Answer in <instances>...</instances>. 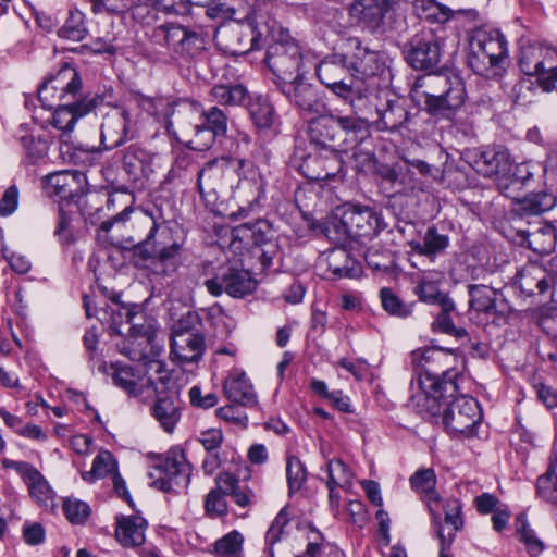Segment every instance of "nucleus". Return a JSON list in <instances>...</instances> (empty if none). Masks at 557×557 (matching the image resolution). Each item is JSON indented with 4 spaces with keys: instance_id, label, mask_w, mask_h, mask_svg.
<instances>
[{
    "instance_id": "nucleus-1",
    "label": "nucleus",
    "mask_w": 557,
    "mask_h": 557,
    "mask_svg": "<svg viewBox=\"0 0 557 557\" xmlns=\"http://www.w3.org/2000/svg\"><path fill=\"white\" fill-rule=\"evenodd\" d=\"M413 362L417 373L410 383V399L418 407L435 411L441 400L454 397L459 389L457 356L450 350L426 348L413 354Z\"/></svg>"
},
{
    "instance_id": "nucleus-2",
    "label": "nucleus",
    "mask_w": 557,
    "mask_h": 557,
    "mask_svg": "<svg viewBox=\"0 0 557 557\" xmlns=\"http://www.w3.org/2000/svg\"><path fill=\"white\" fill-rule=\"evenodd\" d=\"M258 169L245 159H221L205 165L198 173V189L207 206H214L221 194L245 190L256 200L262 191Z\"/></svg>"
},
{
    "instance_id": "nucleus-3",
    "label": "nucleus",
    "mask_w": 557,
    "mask_h": 557,
    "mask_svg": "<svg viewBox=\"0 0 557 557\" xmlns=\"http://www.w3.org/2000/svg\"><path fill=\"white\" fill-rule=\"evenodd\" d=\"M410 97L431 116L451 120L463 106L467 91L462 77L448 70L417 77L411 85Z\"/></svg>"
},
{
    "instance_id": "nucleus-4",
    "label": "nucleus",
    "mask_w": 557,
    "mask_h": 557,
    "mask_svg": "<svg viewBox=\"0 0 557 557\" xmlns=\"http://www.w3.org/2000/svg\"><path fill=\"white\" fill-rule=\"evenodd\" d=\"M145 330L141 324V339H146L149 351L141 354V394H146L148 401L150 394L165 389L171 375L164 361L159 359L164 350V332L153 317L145 318Z\"/></svg>"
},
{
    "instance_id": "nucleus-5",
    "label": "nucleus",
    "mask_w": 557,
    "mask_h": 557,
    "mask_svg": "<svg viewBox=\"0 0 557 557\" xmlns=\"http://www.w3.org/2000/svg\"><path fill=\"white\" fill-rule=\"evenodd\" d=\"M146 461L149 486L169 493L175 487L186 488L189 485L191 465L183 449L173 447L165 455L148 453Z\"/></svg>"
},
{
    "instance_id": "nucleus-6",
    "label": "nucleus",
    "mask_w": 557,
    "mask_h": 557,
    "mask_svg": "<svg viewBox=\"0 0 557 557\" xmlns=\"http://www.w3.org/2000/svg\"><path fill=\"white\" fill-rule=\"evenodd\" d=\"M141 228H147L148 234L141 240V259L150 260L147 268H151L156 274H170L176 269V258L180 245H166L169 230L158 222V219L148 210H141Z\"/></svg>"
},
{
    "instance_id": "nucleus-7",
    "label": "nucleus",
    "mask_w": 557,
    "mask_h": 557,
    "mask_svg": "<svg viewBox=\"0 0 557 557\" xmlns=\"http://www.w3.org/2000/svg\"><path fill=\"white\" fill-rule=\"evenodd\" d=\"M508 57V42L498 29H478L470 41L468 63L474 73L485 77L499 74Z\"/></svg>"
},
{
    "instance_id": "nucleus-8",
    "label": "nucleus",
    "mask_w": 557,
    "mask_h": 557,
    "mask_svg": "<svg viewBox=\"0 0 557 557\" xmlns=\"http://www.w3.org/2000/svg\"><path fill=\"white\" fill-rule=\"evenodd\" d=\"M319 115L310 122L308 135L322 149L338 150L357 141V135L366 131L364 122L356 116Z\"/></svg>"
},
{
    "instance_id": "nucleus-9",
    "label": "nucleus",
    "mask_w": 557,
    "mask_h": 557,
    "mask_svg": "<svg viewBox=\"0 0 557 557\" xmlns=\"http://www.w3.org/2000/svg\"><path fill=\"white\" fill-rule=\"evenodd\" d=\"M521 71L536 78L546 92H557V49L540 42L522 45L518 58Z\"/></svg>"
},
{
    "instance_id": "nucleus-10",
    "label": "nucleus",
    "mask_w": 557,
    "mask_h": 557,
    "mask_svg": "<svg viewBox=\"0 0 557 557\" xmlns=\"http://www.w3.org/2000/svg\"><path fill=\"white\" fill-rule=\"evenodd\" d=\"M201 115V103L186 99L178 100L173 102L164 127L176 141L190 149L201 150V137L203 136V131L200 128Z\"/></svg>"
},
{
    "instance_id": "nucleus-11",
    "label": "nucleus",
    "mask_w": 557,
    "mask_h": 557,
    "mask_svg": "<svg viewBox=\"0 0 557 557\" xmlns=\"http://www.w3.org/2000/svg\"><path fill=\"white\" fill-rule=\"evenodd\" d=\"M114 307H110V329L121 341L116 344L119 351L129 360H137L139 356L138 324L135 322L139 312L138 305L122 302L120 296L112 298Z\"/></svg>"
},
{
    "instance_id": "nucleus-12",
    "label": "nucleus",
    "mask_w": 557,
    "mask_h": 557,
    "mask_svg": "<svg viewBox=\"0 0 557 557\" xmlns=\"http://www.w3.org/2000/svg\"><path fill=\"white\" fill-rule=\"evenodd\" d=\"M481 419L479 403L465 395L454 398L442 413V422L453 437L473 436Z\"/></svg>"
},
{
    "instance_id": "nucleus-13",
    "label": "nucleus",
    "mask_w": 557,
    "mask_h": 557,
    "mask_svg": "<svg viewBox=\"0 0 557 557\" xmlns=\"http://www.w3.org/2000/svg\"><path fill=\"white\" fill-rule=\"evenodd\" d=\"M265 62L276 84L302 76V54L294 40L275 41L268 47Z\"/></svg>"
},
{
    "instance_id": "nucleus-14",
    "label": "nucleus",
    "mask_w": 557,
    "mask_h": 557,
    "mask_svg": "<svg viewBox=\"0 0 557 557\" xmlns=\"http://www.w3.org/2000/svg\"><path fill=\"white\" fill-rule=\"evenodd\" d=\"M381 218L369 208H349L343 212L339 220L334 222V226H341L342 234L359 242L361 245L366 240H372L381 231Z\"/></svg>"
},
{
    "instance_id": "nucleus-15",
    "label": "nucleus",
    "mask_w": 557,
    "mask_h": 557,
    "mask_svg": "<svg viewBox=\"0 0 557 557\" xmlns=\"http://www.w3.org/2000/svg\"><path fill=\"white\" fill-rule=\"evenodd\" d=\"M205 285L213 296L225 292L231 297L243 298L256 289L257 281L247 270L224 265L214 277L206 280Z\"/></svg>"
},
{
    "instance_id": "nucleus-16",
    "label": "nucleus",
    "mask_w": 557,
    "mask_h": 557,
    "mask_svg": "<svg viewBox=\"0 0 557 557\" xmlns=\"http://www.w3.org/2000/svg\"><path fill=\"white\" fill-rule=\"evenodd\" d=\"M443 40L432 29H422L408 42L406 60L416 70H430L438 65Z\"/></svg>"
},
{
    "instance_id": "nucleus-17",
    "label": "nucleus",
    "mask_w": 557,
    "mask_h": 557,
    "mask_svg": "<svg viewBox=\"0 0 557 557\" xmlns=\"http://www.w3.org/2000/svg\"><path fill=\"white\" fill-rule=\"evenodd\" d=\"M278 89L304 114H322L326 110L319 89L306 82L304 75L292 82L278 83Z\"/></svg>"
},
{
    "instance_id": "nucleus-18",
    "label": "nucleus",
    "mask_w": 557,
    "mask_h": 557,
    "mask_svg": "<svg viewBox=\"0 0 557 557\" xmlns=\"http://www.w3.org/2000/svg\"><path fill=\"white\" fill-rule=\"evenodd\" d=\"M470 164L485 177L505 176L511 171L510 153L504 146H488L468 154Z\"/></svg>"
},
{
    "instance_id": "nucleus-19",
    "label": "nucleus",
    "mask_w": 557,
    "mask_h": 557,
    "mask_svg": "<svg viewBox=\"0 0 557 557\" xmlns=\"http://www.w3.org/2000/svg\"><path fill=\"white\" fill-rule=\"evenodd\" d=\"M320 82L330 88L335 95L349 100L354 97L355 90L351 79L348 76V63L345 55L341 60L325 59L315 69Z\"/></svg>"
},
{
    "instance_id": "nucleus-20",
    "label": "nucleus",
    "mask_w": 557,
    "mask_h": 557,
    "mask_svg": "<svg viewBox=\"0 0 557 557\" xmlns=\"http://www.w3.org/2000/svg\"><path fill=\"white\" fill-rule=\"evenodd\" d=\"M408 0H356L350 7V15L371 30L379 29L385 18Z\"/></svg>"
},
{
    "instance_id": "nucleus-21",
    "label": "nucleus",
    "mask_w": 557,
    "mask_h": 557,
    "mask_svg": "<svg viewBox=\"0 0 557 557\" xmlns=\"http://www.w3.org/2000/svg\"><path fill=\"white\" fill-rule=\"evenodd\" d=\"M347 46L351 50L345 54V61L359 75L370 77L384 72V57L368 47H363L358 38H349Z\"/></svg>"
},
{
    "instance_id": "nucleus-22",
    "label": "nucleus",
    "mask_w": 557,
    "mask_h": 557,
    "mask_svg": "<svg viewBox=\"0 0 557 557\" xmlns=\"http://www.w3.org/2000/svg\"><path fill=\"white\" fill-rule=\"evenodd\" d=\"M109 474H112L113 487L115 493L134 507V500L126 488L124 479L117 472V462L109 450H101L94 459L90 471L82 472V478L86 482H95Z\"/></svg>"
},
{
    "instance_id": "nucleus-23",
    "label": "nucleus",
    "mask_w": 557,
    "mask_h": 557,
    "mask_svg": "<svg viewBox=\"0 0 557 557\" xmlns=\"http://www.w3.org/2000/svg\"><path fill=\"white\" fill-rule=\"evenodd\" d=\"M150 416L166 432L172 433L182 417V401L178 396L164 391L151 394Z\"/></svg>"
},
{
    "instance_id": "nucleus-24",
    "label": "nucleus",
    "mask_w": 557,
    "mask_h": 557,
    "mask_svg": "<svg viewBox=\"0 0 557 557\" xmlns=\"http://www.w3.org/2000/svg\"><path fill=\"white\" fill-rule=\"evenodd\" d=\"M3 467L15 470L28 487L30 497L40 506H47L53 498V491L42 474L25 461L3 460Z\"/></svg>"
},
{
    "instance_id": "nucleus-25",
    "label": "nucleus",
    "mask_w": 557,
    "mask_h": 557,
    "mask_svg": "<svg viewBox=\"0 0 557 557\" xmlns=\"http://www.w3.org/2000/svg\"><path fill=\"white\" fill-rule=\"evenodd\" d=\"M201 333H178L171 338V359L178 366L197 364L205 352Z\"/></svg>"
},
{
    "instance_id": "nucleus-26",
    "label": "nucleus",
    "mask_w": 557,
    "mask_h": 557,
    "mask_svg": "<svg viewBox=\"0 0 557 557\" xmlns=\"http://www.w3.org/2000/svg\"><path fill=\"white\" fill-rule=\"evenodd\" d=\"M325 153H310L301 164L304 175L311 181H327L343 168L337 150L324 149Z\"/></svg>"
},
{
    "instance_id": "nucleus-27",
    "label": "nucleus",
    "mask_w": 557,
    "mask_h": 557,
    "mask_svg": "<svg viewBox=\"0 0 557 557\" xmlns=\"http://www.w3.org/2000/svg\"><path fill=\"white\" fill-rule=\"evenodd\" d=\"M224 396L236 405L242 407H255L258 404V397L247 374L233 369L223 382Z\"/></svg>"
},
{
    "instance_id": "nucleus-28",
    "label": "nucleus",
    "mask_w": 557,
    "mask_h": 557,
    "mask_svg": "<svg viewBox=\"0 0 557 557\" xmlns=\"http://www.w3.org/2000/svg\"><path fill=\"white\" fill-rule=\"evenodd\" d=\"M443 280L444 275L441 272H424L414 287V294L422 302L430 305L436 304L444 307L446 310L455 309L453 299L440 288Z\"/></svg>"
},
{
    "instance_id": "nucleus-29",
    "label": "nucleus",
    "mask_w": 557,
    "mask_h": 557,
    "mask_svg": "<svg viewBox=\"0 0 557 557\" xmlns=\"http://www.w3.org/2000/svg\"><path fill=\"white\" fill-rule=\"evenodd\" d=\"M165 46L178 55L193 57L203 49L202 36L181 25L168 24Z\"/></svg>"
},
{
    "instance_id": "nucleus-30",
    "label": "nucleus",
    "mask_w": 557,
    "mask_h": 557,
    "mask_svg": "<svg viewBox=\"0 0 557 557\" xmlns=\"http://www.w3.org/2000/svg\"><path fill=\"white\" fill-rule=\"evenodd\" d=\"M288 510L282 508L265 534V543L271 557H297L292 550L289 539L284 537V528L288 523Z\"/></svg>"
},
{
    "instance_id": "nucleus-31",
    "label": "nucleus",
    "mask_w": 557,
    "mask_h": 557,
    "mask_svg": "<svg viewBox=\"0 0 557 557\" xmlns=\"http://www.w3.org/2000/svg\"><path fill=\"white\" fill-rule=\"evenodd\" d=\"M227 122L226 113L218 106L208 109L202 107V125H200V128L203 131V136L201 137V150L210 148L216 138L226 136Z\"/></svg>"
},
{
    "instance_id": "nucleus-32",
    "label": "nucleus",
    "mask_w": 557,
    "mask_h": 557,
    "mask_svg": "<svg viewBox=\"0 0 557 557\" xmlns=\"http://www.w3.org/2000/svg\"><path fill=\"white\" fill-rule=\"evenodd\" d=\"M57 73L61 89V103L74 106L76 102H92L96 104L95 99H87L84 96L82 78L74 67L64 65Z\"/></svg>"
},
{
    "instance_id": "nucleus-33",
    "label": "nucleus",
    "mask_w": 557,
    "mask_h": 557,
    "mask_svg": "<svg viewBox=\"0 0 557 557\" xmlns=\"http://www.w3.org/2000/svg\"><path fill=\"white\" fill-rule=\"evenodd\" d=\"M60 156L64 162L91 166L98 162L100 150L95 147L86 148L82 145H75L70 134L62 133L60 135Z\"/></svg>"
},
{
    "instance_id": "nucleus-34",
    "label": "nucleus",
    "mask_w": 557,
    "mask_h": 557,
    "mask_svg": "<svg viewBox=\"0 0 557 557\" xmlns=\"http://www.w3.org/2000/svg\"><path fill=\"white\" fill-rule=\"evenodd\" d=\"M117 242L113 244L110 260L117 269L132 267L135 271L139 267V243L129 235H124L123 232L116 238Z\"/></svg>"
},
{
    "instance_id": "nucleus-35",
    "label": "nucleus",
    "mask_w": 557,
    "mask_h": 557,
    "mask_svg": "<svg viewBox=\"0 0 557 557\" xmlns=\"http://www.w3.org/2000/svg\"><path fill=\"white\" fill-rule=\"evenodd\" d=\"M326 263L333 278H355L362 273L361 264L343 248L330 250L326 255Z\"/></svg>"
},
{
    "instance_id": "nucleus-36",
    "label": "nucleus",
    "mask_w": 557,
    "mask_h": 557,
    "mask_svg": "<svg viewBox=\"0 0 557 557\" xmlns=\"http://www.w3.org/2000/svg\"><path fill=\"white\" fill-rule=\"evenodd\" d=\"M96 107L92 102H76L74 106L61 103L54 107L52 124L62 133L71 135L77 120L89 113Z\"/></svg>"
},
{
    "instance_id": "nucleus-37",
    "label": "nucleus",
    "mask_w": 557,
    "mask_h": 557,
    "mask_svg": "<svg viewBox=\"0 0 557 557\" xmlns=\"http://www.w3.org/2000/svg\"><path fill=\"white\" fill-rule=\"evenodd\" d=\"M215 484L220 486L224 494L231 496L238 507L247 508L251 506L255 498L253 492L246 486H240L235 475L228 472L220 473L215 478Z\"/></svg>"
},
{
    "instance_id": "nucleus-38",
    "label": "nucleus",
    "mask_w": 557,
    "mask_h": 557,
    "mask_svg": "<svg viewBox=\"0 0 557 557\" xmlns=\"http://www.w3.org/2000/svg\"><path fill=\"white\" fill-rule=\"evenodd\" d=\"M211 101L220 106H242L249 97L247 88L242 84L234 85H214L210 91Z\"/></svg>"
},
{
    "instance_id": "nucleus-39",
    "label": "nucleus",
    "mask_w": 557,
    "mask_h": 557,
    "mask_svg": "<svg viewBox=\"0 0 557 557\" xmlns=\"http://www.w3.org/2000/svg\"><path fill=\"white\" fill-rule=\"evenodd\" d=\"M379 120L375 122L379 131H397L409 119V112L399 102L388 101L385 109L379 111Z\"/></svg>"
},
{
    "instance_id": "nucleus-40",
    "label": "nucleus",
    "mask_w": 557,
    "mask_h": 557,
    "mask_svg": "<svg viewBox=\"0 0 557 557\" xmlns=\"http://www.w3.org/2000/svg\"><path fill=\"white\" fill-rule=\"evenodd\" d=\"M449 244L446 235L440 234L436 227H429L423 236V242H410V247L420 256L433 257L444 251Z\"/></svg>"
},
{
    "instance_id": "nucleus-41",
    "label": "nucleus",
    "mask_w": 557,
    "mask_h": 557,
    "mask_svg": "<svg viewBox=\"0 0 557 557\" xmlns=\"http://www.w3.org/2000/svg\"><path fill=\"white\" fill-rule=\"evenodd\" d=\"M412 8L419 18L431 23H446L451 17V11L435 0H412Z\"/></svg>"
},
{
    "instance_id": "nucleus-42",
    "label": "nucleus",
    "mask_w": 557,
    "mask_h": 557,
    "mask_svg": "<svg viewBox=\"0 0 557 557\" xmlns=\"http://www.w3.org/2000/svg\"><path fill=\"white\" fill-rule=\"evenodd\" d=\"M429 509L433 517V524L435 528V532L437 533V525L441 524L444 527V532L447 534L449 531L456 535V532L461 530L463 527V521L461 518V506L458 500L453 499L448 500L445 504V520L444 524L441 522L440 515L434 513V508L431 504H429Z\"/></svg>"
},
{
    "instance_id": "nucleus-43",
    "label": "nucleus",
    "mask_w": 557,
    "mask_h": 557,
    "mask_svg": "<svg viewBox=\"0 0 557 557\" xmlns=\"http://www.w3.org/2000/svg\"><path fill=\"white\" fill-rule=\"evenodd\" d=\"M469 305L479 312L495 313L496 312V290L486 285H470Z\"/></svg>"
},
{
    "instance_id": "nucleus-44",
    "label": "nucleus",
    "mask_w": 557,
    "mask_h": 557,
    "mask_svg": "<svg viewBox=\"0 0 557 557\" xmlns=\"http://www.w3.org/2000/svg\"><path fill=\"white\" fill-rule=\"evenodd\" d=\"M527 240L528 246L533 251L540 255H548L554 250L557 240L555 226L552 223H545L532 232Z\"/></svg>"
},
{
    "instance_id": "nucleus-45",
    "label": "nucleus",
    "mask_w": 557,
    "mask_h": 557,
    "mask_svg": "<svg viewBox=\"0 0 557 557\" xmlns=\"http://www.w3.org/2000/svg\"><path fill=\"white\" fill-rule=\"evenodd\" d=\"M115 521V537L117 542L126 548L137 547L136 536L139 529L138 517L119 515Z\"/></svg>"
},
{
    "instance_id": "nucleus-46",
    "label": "nucleus",
    "mask_w": 557,
    "mask_h": 557,
    "mask_svg": "<svg viewBox=\"0 0 557 557\" xmlns=\"http://www.w3.org/2000/svg\"><path fill=\"white\" fill-rule=\"evenodd\" d=\"M379 297L382 308L389 315L405 319L413 312V304L403 301L391 287H382Z\"/></svg>"
},
{
    "instance_id": "nucleus-47",
    "label": "nucleus",
    "mask_w": 557,
    "mask_h": 557,
    "mask_svg": "<svg viewBox=\"0 0 557 557\" xmlns=\"http://www.w3.org/2000/svg\"><path fill=\"white\" fill-rule=\"evenodd\" d=\"M243 544L244 535L233 530L215 541L212 554L215 557H243Z\"/></svg>"
},
{
    "instance_id": "nucleus-48",
    "label": "nucleus",
    "mask_w": 557,
    "mask_h": 557,
    "mask_svg": "<svg viewBox=\"0 0 557 557\" xmlns=\"http://www.w3.org/2000/svg\"><path fill=\"white\" fill-rule=\"evenodd\" d=\"M364 261L373 270L387 271L394 265V255L391 249L374 243L363 253Z\"/></svg>"
},
{
    "instance_id": "nucleus-49",
    "label": "nucleus",
    "mask_w": 557,
    "mask_h": 557,
    "mask_svg": "<svg viewBox=\"0 0 557 557\" xmlns=\"http://www.w3.org/2000/svg\"><path fill=\"white\" fill-rule=\"evenodd\" d=\"M537 495L545 502L557 504V473L556 460L550 458L548 469L539 476L536 483Z\"/></svg>"
},
{
    "instance_id": "nucleus-50",
    "label": "nucleus",
    "mask_w": 557,
    "mask_h": 557,
    "mask_svg": "<svg viewBox=\"0 0 557 557\" xmlns=\"http://www.w3.org/2000/svg\"><path fill=\"white\" fill-rule=\"evenodd\" d=\"M58 81V73L50 74L38 87V100L46 109L52 110L62 102L61 89Z\"/></svg>"
},
{
    "instance_id": "nucleus-51",
    "label": "nucleus",
    "mask_w": 557,
    "mask_h": 557,
    "mask_svg": "<svg viewBox=\"0 0 557 557\" xmlns=\"http://www.w3.org/2000/svg\"><path fill=\"white\" fill-rule=\"evenodd\" d=\"M58 81V73L50 74L38 87V100L46 109L52 110L62 102L61 89Z\"/></svg>"
},
{
    "instance_id": "nucleus-52",
    "label": "nucleus",
    "mask_w": 557,
    "mask_h": 557,
    "mask_svg": "<svg viewBox=\"0 0 557 557\" xmlns=\"http://www.w3.org/2000/svg\"><path fill=\"white\" fill-rule=\"evenodd\" d=\"M555 199L546 193L532 194L519 202V211L522 215H540L552 209Z\"/></svg>"
},
{
    "instance_id": "nucleus-53",
    "label": "nucleus",
    "mask_w": 557,
    "mask_h": 557,
    "mask_svg": "<svg viewBox=\"0 0 557 557\" xmlns=\"http://www.w3.org/2000/svg\"><path fill=\"white\" fill-rule=\"evenodd\" d=\"M173 102L164 97H143L141 96V110H145L148 115L152 116L157 122L166 124L168 115L171 113Z\"/></svg>"
},
{
    "instance_id": "nucleus-54",
    "label": "nucleus",
    "mask_w": 557,
    "mask_h": 557,
    "mask_svg": "<svg viewBox=\"0 0 557 557\" xmlns=\"http://www.w3.org/2000/svg\"><path fill=\"white\" fill-rule=\"evenodd\" d=\"M411 487L418 493L426 494L430 500L437 502L438 495L434 491L436 475L433 469H421L410 478Z\"/></svg>"
},
{
    "instance_id": "nucleus-55",
    "label": "nucleus",
    "mask_w": 557,
    "mask_h": 557,
    "mask_svg": "<svg viewBox=\"0 0 557 557\" xmlns=\"http://www.w3.org/2000/svg\"><path fill=\"white\" fill-rule=\"evenodd\" d=\"M85 34L84 14L78 10L70 11L65 23L58 30V35L69 40L79 41L85 37Z\"/></svg>"
},
{
    "instance_id": "nucleus-56",
    "label": "nucleus",
    "mask_w": 557,
    "mask_h": 557,
    "mask_svg": "<svg viewBox=\"0 0 557 557\" xmlns=\"http://www.w3.org/2000/svg\"><path fill=\"white\" fill-rule=\"evenodd\" d=\"M250 116L259 129H269L275 121L274 108L265 99L258 98L250 107Z\"/></svg>"
},
{
    "instance_id": "nucleus-57",
    "label": "nucleus",
    "mask_w": 557,
    "mask_h": 557,
    "mask_svg": "<svg viewBox=\"0 0 557 557\" xmlns=\"http://www.w3.org/2000/svg\"><path fill=\"white\" fill-rule=\"evenodd\" d=\"M516 528L519 535V541L525 545L530 555L537 556L540 553H542L544 545L542 541L536 537L534 531L530 528L524 516L520 515L517 517Z\"/></svg>"
},
{
    "instance_id": "nucleus-58",
    "label": "nucleus",
    "mask_w": 557,
    "mask_h": 557,
    "mask_svg": "<svg viewBox=\"0 0 557 557\" xmlns=\"http://www.w3.org/2000/svg\"><path fill=\"white\" fill-rule=\"evenodd\" d=\"M352 476L350 469L341 459H332L329 461L326 483L345 488L351 485Z\"/></svg>"
},
{
    "instance_id": "nucleus-59",
    "label": "nucleus",
    "mask_w": 557,
    "mask_h": 557,
    "mask_svg": "<svg viewBox=\"0 0 557 557\" xmlns=\"http://www.w3.org/2000/svg\"><path fill=\"white\" fill-rule=\"evenodd\" d=\"M227 494H224L220 486L216 485L206 496L205 511L210 518H221L227 513V502L225 499Z\"/></svg>"
},
{
    "instance_id": "nucleus-60",
    "label": "nucleus",
    "mask_w": 557,
    "mask_h": 557,
    "mask_svg": "<svg viewBox=\"0 0 557 557\" xmlns=\"http://www.w3.org/2000/svg\"><path fill=\"white\" fill-rule=\"evenodd\" d=\"M286 476L289 493L299 491L307 480V471L304 463L296 456H289L286 465Z\"/></svg>"
},
{
    "instance_id": "nucleus-61",
    "label": "nucleus",
    "mask_w": 557,
    "mask_h": 557,
    "mask_svg": "<svg viewBox=\"0 0 557 557\" xmlns=\"http://www.w3.org/2000/svg\"><path fill=\"white\" fill-rule=\"evenodd\" d=\"M137 380L138 374L134 367L122 363L115 364L114 381L131 396L137 395Z\"/></svg>"
},
{
    "instance_id": "nucleus-62",
    "label": "nucleus",
    "mask_w": 557,
    "mask_h": 557,
    "mask_svg": "<svg viewBox=\"0 0 557 557\" xmlns=\"http://www.w3.org/2000/svg\"><path fill=\"white\" fill-rule=\"evenodd\" d=\"M136 4L132 3L131 0H91V9L96 14L107 11L109 13L129 14L134 17V7Z\"/></svg>"
},
{
    "instance_id": "nucleus-63",
    "label": "nucleus",
    "mask_w": 557,
    "mask_h": 557,
    "mask_svg": "<svg viewBox=\"0 0 557 557\" xmlns=\"http://www.w3.org/2000/svg\"><path fill=\"white\" fill-rule=\"evenodd\" d=\"M530 278L535 280V287L537 288L539 294L546 293L550 287V280L541 269L533 268L531 270H527L520 276V287L522 292L529 295L534 294V289L531 288L529 284Z\"/></svg>"
},
{
    "instance_id": "nucleus-64",
    "label": "nucleus",
    "mask_w": 557,
    "mask_h": 557,
    "mask_svg": "<svg viewBox=\"0 0 557 557\" xmlns=\"http://www.w3.org/2000/svg\"><path fill=\"white\" fill-rule=\"evenodd\" d=\"M63 511L71 523L82 524L89 517L90 507L85 502L69 497L63 502Z\"/></svg>"
}]
</instances>
